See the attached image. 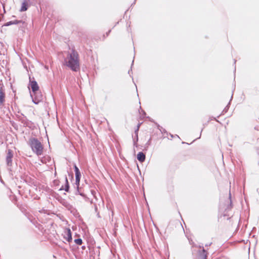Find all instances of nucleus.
<instances>
[{
    "mask_svg": "<svg viewBox=\"0 0 259 259\" xmlns=\"http://www.w3.org/2000/svg\"><path fill=\"white\" fill-rule=\"evenodd\" d=\"M110 32V30H109V32H108V33H107V35H108V33H109Z\"/></svg>",
    "mask_w": 259,
    "mask_h": 259,
    "instance_id": "nucleus-20",
    "label": "nucleus"
},
{
    "mask_svg": "<svg viewBox=\"0 0 259 259\" xmlns=\"http://www.w3.org/2000/svg\"><path fill=\"white\" fill-rule=\"evenodd\" d=\"M28 144L31 148L32 151L37 156L42 154L44 147L41 142L35 138H31Z\"/></svg>",
    "mask_w": 259,
    "mask_h": 259,
    "instance_id": "nucleus-2",
    "label": "nucleus"
},
{
    "mask_svg": "<svg viewBox=\"0 0 259 259\" xmlns=\"http://www.w3.org/2000/svg\"><path fill=\"white\" fill-rule=\"evenodd\" d=\"M6 95L5 90L1 87L0 88V107L4 105L5 102Z\"/></svg>",
    "mask_w": 259,
    "mask_h": 259,
    "instance_id": "nucleus-9",
    "label": "nucleus"
},
{
    "mask_svg": "<svg viewBox=\"0 0 259 259\" xmlns=\"http://www.w3.org/2000/svg\"><path fill=\"white\" fill-rule=\"evenodd\" d=\"M145 155L142 152H139L137 155L138 160L142 162L145 160Z\"/></svg>",
    "mask_w": 259,
    "mask_h": 259,
    "instance_id": "nucleus-12",
    "label": "nucleus"
},
{
    "mask_svg": "<svg viewBox=\"0 0 259 259\" xmlns=\"http://www.w3.org/2000/svg\"><path fill=\"white\" fill-rule=\"evenodd\" d=\"M74 171H75V176L81 175V174H80V172L79 171V169L77 167V166L76 165V164H74Z\"/></svg>",
    "mask_w": 259,
    "mask_h": 259,
    "instance_id": "nucleus-16",
    "label": "nucleus"
},
{
    "mask_svg": "<svg viewBox=\"0 0 259 259\" xmlns=\"http://www.w3.org/2000/svg\"><path fill=\"white\" fill-rule=\"evenodd\" d=\"M29 85L32 90L31 93L39 90L38 85L34 78L32 80L31 78L29 77Z\"/></svg>",
    "mask_w": 259,
    "mask_h": 259,
    "instance_id": "nucleus-5",
    "label": "nucleus"
},
{
    "mask_svg": "<svg viewBox=\"0 0 259 259\" xmlns=\"http://www.w3.org/2000/svg\"><path fill=\"white\" fill-rule=\"evenodd\" d=\"M133 63H134V60L132 61V66L133 65Z\"/></svg>",
    "mask_w": 259,
    "mask_h": 259,
    "instance_id": "nucleus-21",
    "label": "nucleus"
},
{
    "mask_svg": "<svg viewBox=\"0 0 259 259\" xmlns=\"http://www.w3.org/2000/svg\"><path fill=\"white\" fill-rule=\"evenodd\" d=\"M81 175L75 176V184L76 185L77 189L75 190V195H80L81 196H84L82 193H80L79 189V182L80 179Z\"/></svg>",
    "mask_w": 259,
    "mask_h": 259,
    "instance_id": "nucleus-6",
    "label": "nucleus"
},
{
    "mask_svg": "<svg viewBox=\"0 0 259 259\" xmlns=\"http://www.w3.org/2000/svg\"><path fill=\"white\" fill-rule=\"evenodd\" d=\"M64 190L66 192H68L69 191V185L68 181V179L67 177H65V188H63V186H62L61 188L59 189L60 191Z\"/></svg>",
    "mask_w": 259,
    "mask_h": 259,
    "instance_id": "nucleus-10",
    "label": "nucleus"
},
{
    "mask_svg": "<svg viewBox=\"0 0 259 259\" xmlns=\"http://www.w3.org/2000/svg\"><path fill=\"white\" fill-rule=\"evenodd\" d=\"M64 238L68 242L72 241L71 232L70 229H66L64 231Z\"/></svg>",
    "mask_w": 259,
    "mask_h": 259,
    "instance_id": "nucleus-8",
    "label": "nucleus"
},
{
    "mask_svg": "<svg viewBox=\"0 0 259 259\" xmlns=\"http://www.w3.org/2000/svg\"><path fill=\"white\" fill-rule=\"evenodd\" d=\"M13 157V151L11 149H9L7 151L6 158L7 164L8 166H12Z\"/></svg>",
    "mask_w": 259,
    "mask_h": 259,
    "instance_id": "nucleus-4",
    "label": "nucleus"
},
{
    "mask_svg": "<svg viewBox=\"0 0 259 259\" xmlns=\"http://www.w3.org/2000/svg\"><path fill=\"white\" fill-rule=\"evenodd\" d=\"M200 248H202V250H199L198 252V259H207V253L206 250H205L203 246H200Z\"/></svg>",
    "mask_w": 259,
    "mask_h": 259,
    "instance_id": "nucleus-7",
    "label": "nucleus"
},
{
    "mask_svg": "<svg viewBox=\"0 0 259 259\" xmlns=\"http://www.w3.org/2000/svg\"><path fill=\"white\" fill-rule=\"evenodd\" d=\"M23 117L19 116L18 118L19 120L23 123L24 125H27L28 123V120H27L26 116H25L23 114H22Z\"/></svg>",
    "mask_w": 259,
    "mask_h": 259,
    "instance_id": "nucleus-13",
    "label": "nucleus"
},
{
    "mask_svg": "<svg viewBox=\"0 0 259 259\" xmlns=\"http://www.w3.org/2000/svg\"><path fill=\"white\" fill-rule=\"evenodd\" d=\"M131 71H132V70L128 71V74H130Z\"/></svg>",
    "mask_w": 259,
    "mask_h": 259,
    "instance_id": "nucleus-19",
    "label": "nucleus"
},
{
    "mask_svg": "<svg viewBox=\"0 0 259 259\" xmlns=\"http://www.w3.org/2000/svg\"><path fill=\"white\" fill-rule=\"evenodd\" d=\"M229 196H230V198H231V193H230L229 194Z\"/></svg>",
    "mask_w": 259,
    "mask_h": 259,
    "instance_id": "nucleus-22",
    "label": "nucleus"
},
{
    "mask_svg": "<svg viewBox=\"0 0 259 259\" xmlns=\"http://www.w3.org/2000/svg\"><path fill=\"white\" fill-rule=\"evenodd\" d=\"M74 242L77 245H81L82 243V239L80 238H77L75 239Z\"/></svg>",
    "mask_w": 259,
    "mask_h": 259,
    "instance_id": "nucleus-17",
    "label": "nucleus"
},
{
    "mask_svg": "<svg viewBox=\"0 0 259 259\" xmlns=\"http://www.w3.org/2000/svg\"><path fill=\"white\" fill-rule=\"evenodd\" d=\"M65 62L66 65L73 71H77L79 69V55L74 49L68 54Z\"/></svg>",
    "mask_w": 259,
    "mask_h": 259,
    "instance_id": "nucleus-1",
    "label": "nucleus"
},
{
    "mask_svg": "<svg viewBox=\"0 0 259 259\" xmlns=\"http://www.w3.org/2000/svg\"><path fill=\"white\" fill-rule=\"evenodd\" d=\"M30 96L33 102L35 104H38L43 100V95L40 90H38L37 92L30 93Z\"/></svg>",
    "mask_w": 259,
    "mask_h": 259,
    "instance_id": "nucleus-3",
    "label": "nucleus"
},
{
    "mask_svg": "<svg viewBox=\"0 0 259 259\" xmlns=\"http://www.w3.org/2000/svg\"><path fill=\"white\" fill-rule=\"evenodd\" d=\"M23 23L24 22L22 20H15L11 21L5 23L3 26H8L12 24H17L19 23Z\"/></svg>",
    "mask_w": 259,
    "mask_h": 259,
    "instance_id": "nucleus-11",
    "label": "nucleus"
},
{
    "mask_svg": "<svg viewBox=\"0 0 259 259\" xmlns=\"http://www.w3.org/2000/svg\"><path fill=\"white\" fill-rule=\"evenodd\" d=\"M140 124H139L138 125V126H137V129L135 130V133L136 137V141H135V140H134V145H135V144H136V142H137V141H138V131H139V127H140Z\"/></svg>",
    "mask_w": 259,
    "mask_h": 259,
    "instance_id": "nucleus-15",
    "label": "nucleus"
},
{
    "mask_svg": "<svg viewBox=\"0 0 259 259\" xmlns=\"http://www.w3.org/2000/svg\"><path fill=\"white\" fill-rule=\"evenodd\" d=\"M27 8H28V4L26 2H25L22 4L21 8L20 11L21 12H24V11H26L27 10Z\"/></svg>",
    "mask_w": 259,
    "mask_h": 259,
    "instance_id": "nucleus-14",
    "label": "nucleus"
},
{
    "mask_svg": "<svg viewBox=\"0 0 259 259\" xmlns=\"http://www.w3.org/2000/svg\"><path fill=\"white\" fill-rule=\"evenodd\" d=\"M211 244V243H208V244H205V246H210Z\"/></svg>",
    "mask_w": 259,
    "mask_h": 259,
    "instance_id": "nucleus-18",
    "label": "nucleus"
}]
</instances>
